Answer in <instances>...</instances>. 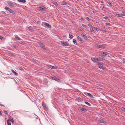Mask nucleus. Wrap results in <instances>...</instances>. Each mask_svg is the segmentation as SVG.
I'll return each mask as SVG.
<instances>
[{
  "instance_id": "nucleus-1",
  "label": "nucleus",
  "mask_w": 125,
  "mask_h": 125,
  "mask_svg": "<svg viewBox=\"0 0 125 125\" xmlns=\"http://www.w3.org/2000/svg\"><path fill=\"white\" fill-rule=\"evenodd\" d=\"M42 25L43 27H45V26L49 28H51V26L49 24L46 23H42Z\"/></svg>"
},
{
  "instance_id": "nucleus-2",
  "label": "nucleus",
  "mask_w": 125,
  "mask_h": 125,
  "mask_svg": "<svg viewBox=\"0 0 125 125\" xmlns=\"http://www.w3.org/2000/svg\"><path fill=\"white\" fill-rule=\"evenodd\" d=\"M61 42L62 45L63 46H68L69 45V44L66 42L61 41Z\"/></svg>"
},
{
  "instance_id": "nucleus-3",
  "label": "nucleus",
  "mask_w": 125,
  "mask_h": 125,
  "mask_svg": "<svg viewBox=\"0 0 125 125\" xmlns=\"http://www.w3.org/2000/svg\"><path fill=\"white\" fill-rule=\"evenodd\" d=\"M46 9L47 8L44 7H43V8L39 7L38 8V10L42 11H45Z\"/></svg>"
},
{
  "instance_id": "nucleus-4",
  "label": "nucleus",
  "mask_w": 125,
  "mask_h": 125,
  "mask_svg": "<svg viewBox=\"0 0 125 125\" xmlns=\"http://www.w3.org/2000/svg\"><path fill=\"white\" fill-rule=\"evenodd\" d=\"M5 9L6 10L9 11L10 13H13L14 12V11L12 10L7 7H5Z\"/></svg>"
},
{
  "instance_id": "nucleus-5",
  "label": "nucleus",
  "mask_w": 125,
  "mask_h": 125,
  "mask_svg": "<svg viewBox=\"0 0 125 125\" xmlns=\"http://www.w3.org/2000/svg\"><path fill=\"white\" fill-rule=\"evenodd\" d=\"M42 104L43 107L44 109L46 110H48V108L45 104L44 102H42Z\"/></svg>"
},
{
  "instance_id": "nucleus-6",
  "label": "nucleus",
  "mask_w": 125,
  "mask_h": 125,
  "mask_svg": "<svg viewBox=\"0 0 125 125\" xmlns=\"http://www.w3.org/2000/svg\"><path fill=\"white\" fill-rule=\"evenodd\" d=\"M108 54V53L106 52H104L101 53V55L103 56H106Z\"/></svg>"
},
{
  "instance_id": "nucleus-7",
  "label": "nucleus",
  "mask_w": 125,
  "mask_h": 125,
  "mask_svg": "<svg viewBox=\"0 0 125 125\" xmlns=\"http://www.w3.org/2000/svg\"><path fill=\"white\" fill-rule=\"evenodd\" d=\"M98 121L100 123H103L104 124H105L106 123L105 121H104L103 119H99Z\"/></svg>"
},
{
  "instance_id": "nucleus-8",
  "label": "nucleus",
  "mask_w": 125,
  "mask_h": 125,
  "mask_svg": "<svg viewBox=\"0 0 125 125\" xmlns=\"http://www.w3.org/2000/svg\"><path fill=\"white\" fill-rule=\"evenodd\" d=\"M97 47L100 48L101 49H103L104 48V46L103 45H99V44H97L96 45Z\"/></svg>"
},
{
  "instance_id": "nucleus-9",
  "label": "nucleus",
  "mask_w": 125,
  "mask_h": 125,
  "mask_svg": "<svg viewBox=\"0 0 125 125\" xmlns=\"http://www.w3.org/2000/svg\"><path fill=\"white\" fill-rule=\"evenodd\" d=\"M91 59L93 62H97L98 61V58H92Z\"/></svg>"
},
{
  "instance_id": "nucleus-10",
  "label": "nucleus",
  "mask_w": 125,
  "mask_h": 125,
  "mask_svg": "<svg viewBox=\"0 0 125 125\" xmlns=\"http://www.w3.org/2000/svg\"><path fill=\"white\" fill-rule=\"evenodd\" d=\"M98 61H102L104 59V57H98Z\"/></svg>"
},
{
  "instance_id": "nucleus-11",
  "label": "nucleus",
  "mask_w": 125,
  "mask_h": 125,
  "mask_svg": "<svg viewBox=\"0 0 125 125\" xmlns=\"http://www.w3.org/2000/svg\"><path fill=\"white\" fill-rule=\"evenodd\" d=\"M11 71L15 75L17 76L18 75L17 73L16 72H15L12 69L11 70Z\"/></svg>"
},
{
  "instance_id": "nucleus-12",
  "label": "nucleus",
  "mask_w": 125,
  "mask_h": 125,
  "mask_svg": "<svg viewBox=\"0 0 125 125\" xmlns=\"http://www.w3.org/2000/svg\"><path fill=\"white\" fill-rule=\"evenodd\" d=\"M48 67L52 69H55L54 67V66H52L50 65H49Z\"/></svg>"
},
{
  "instance_id": "nucleus-13",
  "label": "nucleus",
  "mask_w": 125,
  "mask_h": 125,
  "mask_svg": "<svg viewBox=\"0 0 125 125\" xmlns=\"http://www.w3.org/2000/svg\"><path fill=\"white\" fill-rule=\"evenodd\" d=\"M18 1L20 2L25 3L26 2L25 0H18Z\"/></svg>"
},
{
  "instance_id": "nucleus-14",
  "label": "nucleus",
  "mask_w": 125,
  "mask_h": 125,
  "mask_svg": "<svg viewBox=\"0 0 125 125\" xmlns=\"http://www.w3.org/2000/svg\"><path fill=\"white\" fill-rule=\"evenodd\" d=\"M8 4L9 6H13V4L11 2H9L8 3Z\"/></svg>"
},
{
  "instance_id": "nucleus-15",
  "label": "nucleus",
  "mask_w": 125,
  "mask_h": 125,
  "mask_svg": "<svg viewBox=\"0 0 125 125\" xmlns=\"http://www.w3.org/2000/svg\"><path fill=\"white\" fill-rule=\"evenodd\" d=\"M81 35L85 39H86L87 38V36L85 35L84 34L82 33L81 34Z\"/></svg>"
},
{
  "instance_id": "nucleus-16",
  "label": "nucleus",
  "mask_w": 125,
  "mask_h": 125,
  "mask_svg": "<svg viewBox=\"0 0 125 125\" xmlns=\"http://www.w3.org/2000/svg\"><path fill=\"white\" fill-rule=\"evenodd\" d=\"M86 95H88L89 97L92 98L93 97V96L91 95V94L90 93H87L86 94Z\"/></svg>"
},
{
  "instance_id": "nucleus-17",
  "label": "nucleus",
  "mask_w": 125,
  "mask_h": 125,
  "mask_svg": "<svg viewBox=\"0 0 125 125\" xmlns=\"http://www.w3.org/2000/svg\"><path fill=\"white\" fill-rule=\"evenodd\" d=\"M77 38L78 39L79 41H80V42H82V39L79 36H77Z\"/></svg>"
},
{
  "instance_id": "nucleus-18",
  "label": "nucleus",
  "mask_w": 125,
  "mask_h": 125,
  "mask_svg": "<svg viewBox=\"0 0 125 125\" xmlns=\"http://www.w3.org/2000/svg\"><path fill=\"white\" fill-rule=\"evenodd\" d=\"M99 68L103 70H105V67L101 66H99Z\"/></svg>"
},
{
  "instance_id": "nucleus-19",
  "label": "nucleus",
  "mask_w": 125,
  "mask_h": 125,
  "mask_svg": "<svg viewBox=\"0 0 125 125\" xmlns=\"http://www.w3.org/2000/svg\"><path fill=\"white\" fill-rule=\"evenodd\" d=\"M15 38L18 40H21V39L17 35L16 36Z\"/></svg>"
},
{
  "instance_id": "nucleus-20",
  "label": "nucleus",
  "mask_w": 125,
  "mask_h": 125,
  "mask_svg": "<svg viewBox=\"0 0 125 125\" xmlns=\"http://www.w3.org/2000/svg\"><path fill=\"white\" fill-rule=\"evenodd\" d=\"M7 122L8 125H11L9 119L7 120Z\"/></svg>"
},
{
  "instance_id": "nucleus-21",
  "label": "nucleus",
  "mask_w": 125,
  "mask_h": 125,
  "mask_svg": "<svg viewBox=\"0 0 125 125\" xmlns=\"http://www.w3.org/2000/svg\"><path fill=\"white\" fill-rule=\"evenodd\" d=\"M67 4L66 2L64 1H62L61 2V4L62 5H65Z\"/></svg>"
},
{
  "instance_id": "nucleus-22",
  "label": "nucleus",
  "mask_w": 125,
  "mask_h": 125,
  "mask_svg": "<svg viewBox=\"0 0 125 125\" xmlns=\"http://www.w3.org/2000/svg\"><path fill=\"white\" fill-rule=\"evenodd\" d=\"M121 16L122 17L124 16H125V14L124 12H122L121 14Z\"/></svg>"
},
{
  "instance_id": "nucleus-23",
  "label": "nucleus",
  "mask_w": 125,
  "mask_h": 125,
  "mask_svg": "<svg viewBox=\"0 0 125 125\" xmlns=\"http://www.w3.org/2000/svg\"><path fill=\"white\" fill-rule=\"evenodd\" d=\"M53 5L57 6H58V4L57 2L55 1H53Z\"/></svg>"
},
{
  "instance_id": "nucleus-24",
  "label": "nucleus",
  "mask_w": 125,
  "mask_h": 125,
  "mask_svg": "<svg viewBox=\"0 0 125 125\" xmlns=\"http://www.w3.org/2000/svg\"><path fill=\"white\" fill-rule=\"evenodd\" d=\"M54 80L59 82L60 81L59 79H58L56 77H54Z\"/></svg>"
},
{
  "instance_id": "nucleus-25",
  "label": "nucleus",
  "mask_w": 125,
  "mask_h": 125,
  "mask_svg": "<svg viewBox=\"0 0 125 125\" xmlns=\"http://www.w3.org/2000/svg\"><path fill=\"white\" fill-rule=\"evenodd\" d=\"M73 42L74 44H77V43L76 41V40H75V39H73Z\"/></svg>"
},
{
  "instance_id": "nucleus-26",
  "label": "nucleus",
  "mask_w": 125,
  "mask_h": 125,
  "mask_svg": "<svg viewBox=\"0 0 125 125\" xmlns=\"http://www.w3.org/2000/svg\"><path fill=\"white\" fill-rule=\"evenodd\" d=\"M69 38L70 39H72L73 38V35H71L70 34H69Z\"/></svg>"
},
{
  "instance_id": "nucleus-27",
  "label": "nucleus",
  "mask_w": 125,
  "mask_h": 125,
  "mask_svg": "<svg viewBox=\"0 0 125 125\" xmlns=\"http://www.w3.org/2000/svg\"><path fill=\"white\" fill-rule=\"evenodd\" d=\"M5 38L4 37L1 36H0V39L2 40L3 41H4V40Z\"/></svg>"
},
{
  "instance_id": "nucleus-28",
  "label": "nucleus",
  "mask_w": 125,
  "mask_h": 125,
  "mask_svg": "<svg viewBox=\"0 0 125 125\" xmlns=\"http://www.w3.org/2000/svg\"><path fill=\"white\" fill-rule=\"evenodd\" d=\"M85 103L87 104L89 106H90L91 105L88 102H85Z\"/></svg>"
},
{
  "instance_id": "nucleus-29",
  "label": "nucleus",
  "mask_w": 125,
  "mask_h": 125,
  "mask_svg": "<svg viewBox=\"0 0 125 125\" xmlns=\"http://www.w3.org/2000/svg\"><path fill=\"white\" fill-rule=\"evenodd\" d=\"M104 64V63L102 62H101L100 63H98V65H100V66H101V65H103V64Z\"/></svg>"
},
{
  "instance_id": "nucleus-30",
  "label": "nucleus",
  "mask_w": 125,
  "mask_h": 125,
  "mask_svg": "<svg viewBox=\"0 0 125 125\" xmlns=\"http://www.w3.org/2000/svg\"><path fill=\"white\" fill-rule=\"evenodd\" d=\"M116 16L118 17H122L121 14H116Z\"/></svg>"
},
{
  "instance_id": "nucleus-31",
  "label": "nucleus",
  "mask_w": 125,
  "mask_h": 125,
  "mask_svg": "<svg viewBox=\"0 0 125 125\" xmlns=\"http://www.w3.org/2000/svg\"><path fill=\"white\" fill-rule=\"evenodd\" d=\"M101 31H103V33H104L105 32H106L105 30H103L102 29H101Z\"/></svg>"
},
{
  "instance_id": "nucleus-32",
  "label": "nucleus",
  "mask_w": 125,
  "mask_h": 125,
  "mask_svg": "<svg viewBox=\"0 0 125 125\" xmlns=\"http://www.w3.org/2000/svg\"><path fill=\"white\" fill-rule=\"evenodd\" d=\"M121 109L122 111H124V112H125V108L124 107H122L121 108Z\"/></svg>"
},
{
  "instance_id": "nucleus-33",
  "label": "nucleus",
  "mask_w": 125,
  "mask_h": 125,
  "mask_svg": "<svg viewBox=\"0 0 125 125\" xmlns=\"http://www.w3.org/2000/svg\"><path fill=\"white\" fill-rule=\"evenodd\" d=\"M39 44L41 45V47L44 45L41 42H39Z\"/></svg>"
},
{
  "instance_id": "nucleus-34",
  "label": "nucleus",
  "mask_w": 125,
  "mask_h": 125,
  "mask_svg": "<svg viewBox=\"0 0 125 125\" xmlns=\"http://www.w3.org/2000/svg\"><path fill=\"white\" fill-rule=\"evenodd\" d=\"M90 31H91L93 32H94V31L93 30V29L92 28H91L90 29Z\"/></svg>"
},
{
  "instance_id": "nucleus-35",
  "label": "nucleus",
  "mask_w": 125,
  "mask_h": 125,
  "mask_svg": "<svg viewBox=\"0 0 125 125\" xmlns=\"http://www.w3.org/2000/svg\"><path fill=\"white\" fill-rule=\"evenodd\" d=\"M82 26L84 28H86V26L85 25L82 24Z\"/></svg>"
},
{
  "instance_id": "nucleus-36",
  "label": "nucleus",
  "mask_w": 125,
  "mask_h": 125,
  "mask_svg": "<svg viewBox=\"0 0 125 125\" xmlns=\"http://www.w3.org/2000/svg\"><path fill=\"white\" fill-rule=\"evenodd\" d=\"M10 121L13 124L14 123V121L13 120V119H12H12H11L10 120Z\"/></svg>"
},
{
  "instance_id": "nucleus-37",
  "label": "nucleus",
  "mask_w": 125,
  "mask_h": 125,
  "mask_svg": "<svg viewBox=\"0 0 125 125\" xmlns=\"http://www.w3.org/2000/svg\"><path fill=\"white\" fill-rule=\"evenodd\" d=\"M41 47L42 49H43L44 50H46L45 47L44 46V45L42 46Z\"/></svg>"
},
{
  "instance_id": "nucleus-38",
  "label": "nucleus",
  "mask_w": 125,
  "mask_h": 125,
  "mask_svg": "<svg viewBox=\"0 0 125 125\" xmlns=\"http://www.w3.org/2000/svg\"><path fill=\"white\" fill-rule=\"evenodd\" d=\"M28 29L31 31H32L33 30V28L31 27H28Z\"/></svg>"
},
{
  "instance_id": "nucleus-39",
  "label": "nucleus",
  "mask_w": 125,
  "mask_h": 125,
  "mask_svg": "<svg viewBox=\"0 0 125 125\" xmlns=\"http://www.w3.org/2000/svg\"><path fill=\"white\" fill-rule=\"evenodd\" d=\"M4 113L5 114H6V115H8L7 112L6 111H4Z\"/></svg>"
},
{
  "instance_id": "nucleus-40",
  "label": "nucleus",
  "mask_w": 125,
  "mask_h": 125,
  "mask_svg": "<svg viewBox=\"0 0 125 125\" xmlns=\"http://www.w3.org/2000/svg\"><path fill=\"white\" fill-rule=\"evenodd\" d=\"M80 110L82 111H84L85 110V109L84 108H81L80 109Z\"/></svg>"
},
{
  "instance_id": "nucleus-41",
  "label": "nucleus",
  "mask_w": 125,
  "mask_h": 125,
  "mask_svg": "<svg viewBox=\"0 0 125 125\" xmlns=\"http://www.w3.org/2000/svg\"><path fill=\"white\" fill-rule=\"evenodd\" d=\"M88 25L91 28H92V26L91 24H88Z\"/></svg>"
},
{
  "instance_id": "nucleus-42",
  "label": "nucleus",
  "mask_w": 125,
  "mask_h": 125,
  "mask_svg": "<svg viewBox=\"0 0 125 125\" xmlns=\"http://www.w3.org/2000/svg\"><path fill=\"white\" fill-rule=\"evenodd\" d=\"M108 4L110 6L112 7V6L111 3L110 2H108Z\"/></svg>"
},
{
  "instance_id": "nucleus-43",
  "label": "nucleus",
  "mask_w": 125,
  "mask_h": 125,
  "mask_svg": "<svg viewBox=\"0 0 125 125\" xmlns=\"http://www.w3.org/2000/svg\"><path fill=\"white\" fill-rule=\"evenodd\" d=\"M105 24L106 25V26H107V25H108V26L110 25V23H108V22H106V23H105Z\"/></svg>"
},
{
  "instance_id": "nucleus-44",
  "label": "nucleus",
  "mask_w": 125,
  "mask_h": 125,
  "mask_svg": "<svg viewBox=\"0 0 125 125\" xmlns=\"http://www.w3.org/2000/svg\"><path fill=\"white\" fill-rule=\"evenodd\" d=\"M104 18L105 20H107L108 19V17L107 16H105L104 17Z\"/></svg>"
},
{
  "instance_id": "nucleus-45",
  "label": "nucleus",
  "mask_w": 125,
  "mask_h": 125,
  "mask_svg": "<svg viewBox=\"0 0 125 125\" xmlns=\"http://www.w3.org/2000/svg\"><path fill=\"white\" fill-rule=\"evenodd\" d=\"M19 69L21 70H23V69L21 67H19Z\"/></svg>"
},
{
  "instance_id": "nucleus-46",
  "label": "nucleus",
  "mask_w": 125,
  "mask_h": 125,
  "mask_svg": "<svg viewBox=\"0 0 125 125\" xmlns=\"http://www.w3.org/2000/svg\"><path fill=\"white\" fill-rule=\"evenodd\" d=\"M123 62L124 63H125V59H123V60H122Z\"/></svg>"
},
{
  "instance_id": "nucleus-47",
  "label": "nucleus",
  "mask_w": 125,
  "mask_h": 125,
  "mask_svg": "<svg viewBox=\"0 0 125 125\" xmlns=\"http://www.w3.org/2000/svg\"><path fill=\"white\" fill-rule=\"evenodd\" d=\"M85 18L87 20H89V18L88 17H86Z\"/></svg>"
},
{
  "instance_id": "nucleus-48",
  "label": "nucleus",
  "mask_w": 125,
  "mask_h": 125,
  "mask_svg": "<svg viewBox=\"0 0 125 125\" xmlns=\"http://www.w3.org/2000/svg\"><path fill=\"white\" fill-rule=\"evenodd\" d=\"M93 28L96 30H97V28L96 27H93Z\"/></svg>"
},
{
  "instance_id": "nucleus-49",
  "label": "nucleus",
  "mask_w": 125,
  "mask_h": 125,
  "mask_svg": "<svg viewBox=\"0 0 125 125\" xmlns=\"http://www.w3.org/2000/svg\"><path fill=\"white\" fill-rule=\"evenodd\" d=\"M2 12L4 14H5L6 13L5 12H4L3 11H2Z\"/></svg>"
},
{
  "instance_id": "nucleus-50",
  "label": "nucleus",
  "mask_w": 125,
  "mask_h": 125,
  "mask_svg": "<svg viewBox=\"0 0 125 125\" xmlns=\"http://www.w3.org/2000/svg\"><path fill=\"white\" fill-rule=\"evenodd\" d=\"M100 2L101 3H104V2L103 1H100Z\"/></svg>"
},
{
  "instance_id": "nucleus-51",
  "label": "nucleus",
  "mask_w": 125,
  "mask_h": 125,
  "mask_svg": "<svg viewBox=\"0 0 125 125\" xmlns=\"http://www.w3.org/2000/svg\"><path fill=\"white\" fill-rule=\"evenodd\" d=\"M54 77H55L54 76H53V77H52V79H53V80H54Z\"/></svg>"
},
{
  "instance_id": "nucleus-52",
  "label": "nucleus",
  "mask_w": 125,
  "mask_h": 125,
  "mask_svg": "<svg viewBox=\"0 0 125 125\" xmlns=\"http://www.w3.org/2000/svg\"><path fill=\"white\" fill-rule=\"evenodd\" d=\"M78 99H77V100H78L79 101V100H80L79 99H80V98H78Z\"/></svg>"
},
{
  "instance_id": "nucleus-53",
  "label": "nucleus",
  "mask_w": 125,
  "mask_h": 125,
  "mask_svg": "<svg viewBox=\"0 0 125 125\" xmlns=\"http://www.w3.org/2000/svg\"><path fill=\"white\" fill-rule=\"evenodd\" d=\"M1 105L2 106H4V105L1 104H0V106H1Z\"/></svg>"
},
{
  "instance_id": "nucleus-54",
  "label": "nucleus",
  "mask_w": 125,
  "mask_h": 125,
  "mask_svg": "<svg viewBox=\"0 0 125 125\" xmlns=\"http://www.w3.org/2000/svg\"><path fill=\"white\" fill-rule=\"evenodd\" d=\"M79 31H81V29H79Z\"/></svg>"
},
{
  "instance_id": "nucleus-55",
  "label": "nucleus",
  "mask_w": 125,
  "mask_h": 125,
  "mask_svg": "<svg viewBox=\"0 0 125 125\" xmlns=\"http://www.w3.org/2000/svg\"><path fill=\"white\" fill-rule=\"evenodd\" d=\"M104 6H103V8H104Z\"/></svg>"
},
{
  "instance_id": "nucleus-56",
  "label": "nucleus",
  "mask_w": 125,
  "mask_h": 125,
  "mask_svg": "<svg viewBox=\"0 0 125 125\" xmlns=\"http://www.w3.org/2000/svg\"><path fill=\"white\" fill-rule=\"evenodd\" d=\"M104 6H103V8H104Z\"/></svg>"
},
{
  "instance_id": "nucleus-57",
  "label": "nucleus",
  "mask_w": 125,
  "mask_h": 125,
  "mask_svg": "<svg viewBox=\"0 0 125 125\" xmlns=\"http://www.w3.org/2000/svg\"><path fill=\"white\" fill-rule=\"evenodd\" d=\"M94 12H95L94 11H93V12L94 13Z\"/></svg>"
}]
</instances>
